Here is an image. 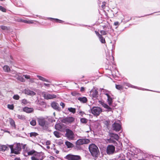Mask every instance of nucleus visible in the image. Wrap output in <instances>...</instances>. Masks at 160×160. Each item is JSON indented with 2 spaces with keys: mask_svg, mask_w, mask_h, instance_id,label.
Listing matches in <instances>:
<instances>
[{
  "mask_svg": "<svg viewBox=\"0 0 160 160\" xmlns=\"http://www.w3.org/2000/svg\"><path fill=\"white\" fill-rule=\"evenodd\" d=\"M89 149L92 156L95 158L98 157L100 152L99 150L96 145L94 144H90L89 146Z\"/></svg>",
  "mask_w": 160,
  "mask_h": 160,
  "instance_id": "f257e3e1",
  "label": "nucleus"
},
{
  "mask_svg": "<svg viewBox=\"0 0 160 160\" xmlns=\"http://www.w3.org/2000/svg\"><path fill=\"white\" fill-rule=\"evenodd\" d=\"M22 145L20 143H18L14 146L13 145H9V147L11 149V153L16 154L20 153V152L21 151L22 149Z\"/></svg>",
  "mask_w": 160,
  "mask_h": 160,
  "instance_id": "f03ea898",
  "label": "nucleus"
},
{
  "mask_svg": "<svg viewBox=\"0 0 160 160\" xmlns=\"http://www.w3.org/2000/svg\"><path fill=\"white\" fill-rule=\"evenodd\" d=\"M65 158L68 160H82L81 158L79 155H74L72 154L67 155Z\"/></svg>",
  "mask_w": 160,
  "mask_h": 160,
  "instance_id": "7ed1b4c3",
  "label": "nucleus"
},
{
  "mask_svg": "<svg viewBox=\"0 0 160 160\" xmlns=\"http://www.w3.org/2000/svg\"><path fill=\"white\" fill-rule=\"evenodd\" d=\"M91 111L93 115L98 116L102 112V110L99 107H93L91 109Z\"/></svg>",
  "mask_w": 160,
  "mask_h": 160,
  "instance_id": "20e7f679",
  "label": "nucleus"
},
{
  "mask_svg": "<svg viewBox=\"0 0 160 160\" xmlns=\"http://www.w3.org/2000/svg\"><path fill=\"white\" fill-rule=\"evenodd\" d=\"M66 137L69 140H73L75 138L73 132L69 129L66 130V133L65 134Z\"/></svg>",
  "mask_w": 160,
  "mask_h": 160,
  "instance_id": "39448f33",
  "label": "nucleus"
},
{
  "mask_svg": "<svg viewBox=\"0 0 160 160\" xmlns=\"http://www.w3.org/2000/svg\"><path fill=\"white\" fill-rule=\"evenodd\" d=\"M120 121L115 122L114 123L112 124V130L115 131L116 132H118L121 129V126L119 123Z\"/></svg>",
  "mask_w": 160,
  "mask_h": 160,
  "instance_id": "423d86ee",
  "label": "nucleus"
},
{
  "mask_svg": "<svg viewBox=\"0 0 160 160\" xmlns=\"http://www.w3.org/2000/svg\"><path fill=\"white\" fill-rule=\"evenodd\" d=\"M115 152V147L112 145H108L107 148L106 152L108 155L113 154Z\"/></svg>",
  "mask_w": 160,
  "mask_h": 160,
  "instance_id": "0eeeda50",
  "label": "nucleus"
},
{
  "mask_svg": "<svg viewBox=\"0 0 160 160\" xmlns=\"http://www.w3.org/2000/svg\"><path fill=\"white\" fill-rule=\"evenodd\" d=\"M90 141L88 139H80L78 140L76 142V144L77 145L76 147H78V145H82L84 144H88L90 143Z\"/></svg>",
  "mask_w": 160,
  "mask_h": 160,
  "instance_id": "6e6552de",
  "label": "nucleus"
},
{
  "mask_svg": "<svg viewBox=\"0 0 160 160\" xmlns=\"http://www.w3.org/2000/svg\"><path fill=\"white\" fill-rule=\"evenodd\" d=\"M75 120V118L72 117H68L64 118L63 119L62 122L65 123H71L73 122Z\"/></svg>",
  "mask_w": 160,
  "mask_h": 160,
  "instance_id": "1a4fd4ad",
  "label": "nucleus"
},
{
  "mask_svg": "<svg viewBox=\"0 0 160 160\" xmlns=\"http://www.w3.org/2000/svg\"><path fill=\"white\" fill-rule=\"evenodd\" d=\"M44 98L46 99H52L56 98L57 96L54 94H50L45 92L43 93Z\"/></svg>",
  "mask_w": 160,
  "mask_h": 160,
  "instance_id": "9d476101",
  "label": "nucleus"
},
{
  "mask_svg": "<svg viewBox=\"0 0 160 160\" xmlns=\"http://www.w3.org/2000/svg\"><path fill=\"white\" fill-rule=\"evenodd\" d=\"M98 92L96 89H92L90 92V96L92 98H96L98 97Z\"/></svg>",
  "mask_w": 160,
  "mask_h": 160,
  "instance_id": "9b49d317",
  "label": "nucleus"
},
{
  "mask_svg": "<svg viewBox=\"0 0 160 160\" xmlns=\"http://www.w3.org/2000/svg\"><path fill=\"white\" fill-rule=\"evenodd\" d=\"M51 106L54 109L56 110L60 111V110L61 108L59 107V104L55 102H52Z\"/></svg>",
  "mask_w": 160,
  "mask_h": 160,
  "instance_id": "f8f14e48",
  "label": "nucleus"
},
{
  "mask_svg": "<svg viewBox=\"0 0 160 160\" xmlns=\"http://www.w3.org/2000/svg\"><path fill=\"white\" fill-rule=\"evenodd\" d=\"M34 156L38 160H42L43 159V154L42 152L39 153L36 152Z\"/></svg>",
  "mask_w": 160,
  "mask_h": 160,
  "instance_id": "ddd939ff",
  "label": "nucleus"
},
{
  "mask_svg": "<svg viewBox=\"0 0 160 160\" xmlns=\"http://www.w3.org/2000/svg\"><path fill=\"white\" fill-rule=\"evenodd\" d=\"M99 102L103 107L106 108L108 111H110L111 110L112 108L107 104L101 101H99Z\"/></svg>",
  "mask_w": 160,
  "mask_h": 160,
  "instance_id": "4468645a",
  "label": "nucleus"
},
{
  "mask_svg": "<svg viewBox=\"0 0 160 160\" xmlns=\"http://www.w3.org/2000/svg\"><path fill=\"white\" fill-rule=\"evenodd\" d=\"M8 145H0V151L4 152L5 150H9Z\"/></svg>",
  "mask_w": 160,
  "mask_h": 160,
  "instance_id": "2eb2a0df",
  "label": "nucleus"
},
{
  "mask_svg": "<svg viewBox=\"0 0 160 160\" xmlns=\"http://www.w3.org/2000/svg\"><path fill=\"white\" fill-rule=\"evenodd\" d=\"M63 124H57L55 125V129L60 131H62L63 130Z\"/></svg>",
  "mask_w": 160,
  "mask_h": 160,
  "instance_id": "dca6fc26",
  "label": "nucleus"
},
{
  "mask_svg": "<svg viewBox=\"0 0 160 160\" xmlns=\"http://www.w3.org/2000/svg\"><path fill=\"white\" fill-rule=\"evenodd\" d=\"M24 92L25 94L30 96H34L36 94L35 92L28 89H25Z\"/></svg>",
  "mask_w": 160,
  "mask_h": 160,
  "instance_id": "f3484780",
  "label": "nucleus"
},
{
  "mask_svg": "<svg viewBox=\"0 0 160 160\" xmlns=\"http://www.w3.org/2000/svg\"><path fill=\"white\" fill-rule=\"evenodd\" d=\"M109 135L110 137L113 138L117 140H118L119 139V136L118 135L116 134L109 132Z\"/></svg>",
  "mask_w": 160,
  "mask_h": 160,
  "instance_id": "a211bd4d",
  "label": "nucleus"
},
{
  "mask_svg": "<svg viewBox=\"0 0 160 160\" xmlns=\"http://www.w3.org/2000/svg\"><path fill=\"white\" fill-rule=\"evenodd\" d=\"M38 123L40 125L44 126L45 124V121L44 118H40L38 120Z\"/></svg>",
  "mask_w": 160,
  "mask_h": 160,
  "instance_id": "6ab92c4d",
  "label": "nucleus"
},
{
  "mask_svg": "<svg viewBox=\"0 0 160 160\" xmlns=\"http://www.w3.org/2000/svg\"><path fill=\"white\" fill-rule=\"evenodd\" d=\"M23 111L27 113H31L33 111V109L32 108H29L28 107H25L23 109Z\"/></svg>",
  "mask_w": 160,
  "mask_h": 160,
  "instance_id": "aec40b11",
  "label": "nucleus"
},
{
  "mask_svg": "<svg viewBox=\"0 0 160 160\" xmlns=\"http://www.w3.org/2000/svg\"><path fill=\"white\" fill-rule=\"evenodd\" d=\"M78 100L79 101L81 102L85 103H86L88 100L87 99L86 97H78Z\"/></svg>",
  "mask_w": 160,
  "mask_h": 160,
  "instance_id": "412c9836",
  "label": "nucleus"
},
{
  "mask_svg": "<svg viewBox=\"0 0 160 160\" xmlns=\"http://www.w3.org/2000/svg\"><path fill=\"white\" fill-rule=\"evenodd\" d=\"M65 144L68 148H72L73 147V144L68 141L65 142Z\"/></svg>",
  "mask_w": 160,
  "mask_h": 160,
  "instance_id": "4be33fe9",
  "label": "nucleus"
},
{
  "mask_svg": "<svg viewBox=\"0 0 160 160\" xmlns=\"http://www.w3.org/2000/svg\"><path fill=\"white\" fill-rule=\"evenodd\" d=\"M9 122L11 126L14 128H15L16 125L14 121L12 118H9Z\"/></svg>",
  "mask_w": 160,
  "mask_h": 160,
  "instance_id": "5701e85b",
  "label": "nucleus"
},
{
  "mask_svg": "<svg viewBox=\"0 0 160 160\" xmlns=\"http://www.w3.org/2000/svg\"><path fill=\"white\" fill-rule=\"evenodd\" d=\"M23 75L19 76L17 78V79L21 82H25V80L23 78Z\"/></svg>",
  "mask_w": 160,
  "mask_h": 160,
  "instance_id": "b1692460",
  "label": "nucleus"
},
{
  "mask_svg": "<svg viewBox=\"0 0 160 160\" xmlns=\"http://www.w3.org/2000/svg\"><path fill=\"white\" fill-rule=\"evenodd\" d=\"M107 102H108V103L109 105H111L112 102V98L110 96L109 97H107Z\"/></svg>",
  "mask_w": 160,
  "mask_h": 160,
  "instance_id": "393cba45",
  "label": "nucleus"
},
{
  "mask_svg": "<svg viewBox=\"0 0 160 160\" xmlns=\"http://www.w3.org/2000/svg\"><path fill=\"white\" fill-rule=\"evenodd\" d=\"M106 59L110 61V62H111L113 63V62L114 60V58L112 55H110L109 57H108V56H107Z\"/></svg>",
  "mask_w": 160,
  "mask_h": 160,
  "instance_id": "a878e982",
  "label": "nucleus"
},
{
  "mask_svg": "<svg viewBox=\"0 0 160 160\" xmlns=\"http://www.w3.org/2000/svg\"><path fill=\"white\" fill-rule=\"evenodd\" d=\"M3 69L5 72H8L10 71V69L9 67L7 65L4 66L3 67Z\"/></svg>",
  "mask_w": 160,
  "mask_h": 160,
  "instance_id": "bb28decb",
  "label": "nucleus"
},
{
  "mask_svg": "<svg viewBox=\"0 0 160 160\" xmlns=\"http://www.w3.org/2000/svg\"><path fill=\"white\" fill-rule=\"evenodd\" d=\"M27 154L28 155H32L33 154H34H34L36 152L34 150H32L29 151H27Z\"/></svg>",
  "mask_w": 160,
  "mask_h": 160,
  "instance_id": "cd10ccee",
  "label": "nucleus"
},
{
  "mask_svg": "<svg viewBox=\"0 0 160 160\" xmlns=\"http://www.w3.org/2000/svg\"><path fill=\"white\" fill-rule=\"evenodd\" d=\"M54 135L57 137V138H60L61 137V134L60 132L58 131H54L53 132Z\"/></svg>",
  "mask_w": 160,
  "mask_h": 160,
  "instance_id": "c85d7f7f",
  "label": "nucleus"
},
{
  "mask_svg": "<svg viewBox=\"0 0 160 160\" xmlns=\"http://www.w3.org/2000/svg\"><path fill=\"white\" fill-rule=\"evenodd\" d=\"M68 110L73 113H75L76 112V109L75 108H68Z\"/></svg>",
  "mask_w": 160,
  "mask_h": 160,
  "instance_id": "c756f323",
  "label": "nucleus"
},
{
  "mask_svg": "<svg viewBox=\"0 0 160 160\" xmlns=\"http://www.w3.org/2000/svg\"><path fill=\"white\" fill-rule=\"evenodd\" d=\"M21 103L22 104H23L24 105H26L28 103H29L30 102L28 101L26 99H23L22 100Z\"/></svg>",
  "mask_w": 160,
  "mask_h": 160,
  "instance_id": "7c9ffc66",
  "label": "nucleus"
},
{
  "mask_svg": "<svg viewBox=\"0 0 160 160\" xmlns=\"http://www.w3.org/2000/svg\"><path fill=\"white\" fill-rule=\"evenodd\" d=\"M99 40L100 42L103 43H104L105 42V41L104 38L102 37V35L100 36V37H99Z\"/></svg>",
  "mask_w": 160,
  "mask_h": 160,
  "instance_id": "2f4dec72",
  "label": "nucleus"
},
{
  "mask_svg": "<svg viewBox=\"0 0 160 160\" xmlns=\"http://www.w3.org/2000/svg\"><path fill=\"white\" fill-rule=\"evenodd\" d=\"M30 136L31 137H35L38 135V134L35 132H32L29 133Z\"/></svg>",
  "mask_w": 160,
  "mask_h": 160,
  "instance_id": "473e14b6",
  "label": "nucleus"
},
{
  "mask_svg": "<svg viewBox=\"0 0 160 160\" xmlns=\"http://www.w3.org/2000/svg\"><path fill=\"white\" fill-rule=\"evenodd\" d=\"M103 92L105 95L107 96V97H109V92L106 90L103 89Z\"/></svg>",
  "mask_w": 160,
  "mask_h": 160,
  "instance_id": "72a5a7b5",
  "label": "nucleus"
},
{
  "mask_svg": "<svg viewBox=\"0 0 160 160\" xmlns=\"http://www.w3.org/2000/svg\"><path fill=\"white\" fill-rule=\"evenodd\" d=\"M30 124L31 125L34 126L36 125V122L35 120H32L30 122Z\"/></svg>",
  "mask_w": 160,
  "mask_h": 160,
  "instance_id": "f704fd0d",
  "label": "nucleus"
},
{
  "mask_svg": "<svg viewBox=\"0 0 160 160\" xmlns=\"http://www.w3.org/2000/svg\"><path fill=\"white\" fill-rule=\"evenodd\" d=\"M81 122L83 123H86L87 122V120L85 118H82L80 119Z\"/></svg>",
  "mask_w": 160,
  "mask_h": 160,
  "instance_id": "c9c22d12",
  "label": "nucleus"
},
{
  "mask_svg": "<svg viewBox=\"0 0 160 160\" xmlns=\"http://www.w3.org/2000/svg\"><path fill=\"white\" fill-rule=\"evenodd\" d=\"M116 88L118 90H121L123 89V87L121 85H116Z\"/></svg>",
  "mask_w": 160,
  "mask_h": 160,
  "instance_id": "e433bc0d",
  "label": "nucleus"
},
{
  "mask_svg": "<svg viewBox=\"0 0 160 160\" xmlns=\"http://www.w3.org/2000/svg\"><path fill=\"white\" fill-rule=\"evenodd\" d=\"M21 144L22 145V147L24 150L27 152V148L26 147V145L23 144Z\"/></svg>",
  "mask_w": 160,
  "mask_h": 160,
  "instance_id": "4c0bfd02",
  "label": "nucleus"
},
{
  "mask_svg": "<svg viewBox=\"0 0 160 160\" xmlns=\"http://www.w3.org/2000/svg\"><path fill=\"white\" fill-rule=\"evenodd\" d=\"M13 98L14 99L16 100H18L19 99V96L18 94L15 95L13 96Z\"/></svg>",
  "mask_w": 160,
  "mask_h": 160,
  "instance_id": "58836bf2",
  "label": "nucleus"
},
{
  "mask_svg": "<svg viewBox=\"0 0 160 160\" xmlns=\"http://www.w3.org/2000/svg\"><path fill=\"white\" fill-rule=\"evenodd\" d=\"M8 108L10 109L13 110L14 108V105L13 104H8Z\"/></svg>",
  "mask_w": 160,
  "mask_h": 160,
  "instance_id": "ea45409f",
  "label": "nucleus"
},
{
  "mask_svg": "<svg viewBox=\"0 0 160 160\" xmlns=\"http://www.w3.org/2000/svg\"><path fill=\"white\" fill-rule=\"evenodd\" d=\"M18 117L19 119H25V116L21 115H18Z\"/></svg>",
  "mask_w": 160,
  "mask_h": 160,
  "instance_id": "a19ab883",
  "label": "nucleus"
},
{
  "mask_svg": "<svg viewBox=\"0 0 160 160\" xmlns=\"http://www.w3.org/2000/svg\"><path fill=\"white\" fill-rule=\"evenodd\" d=\"M0 28L1 29H2L3 30H6L8 29L7 27L5 26L1 25L0 26Z\"/></svg>",
  "mask_w": 160,
  "mask_h": 160,
  "instance_id": "79ce46f5",
  "label": "nucleus"
},
{
  "mask_svg": "<svg viewBox=\"0 0 160 160\" xmlns=\"http://www.w3.org/2000/svg\"><path fill=\"white\" fill-rule=\"evenodd\" d=\"M100 32L102 34L101 35H106L107 34V33H106V31H104V30H101L100 31Z\"/></svg>",
  "mask_w": 160,
  "mask_h": 160,
  "instance_id": "37998d69",
  "label": "nucleus"
},
{
  "mask_svg": "<svg viewBox=\"0 0 160 160\" xmlns=\"http://www.w3.org/2000/svg\"><path fill=\"white\" fill-rule=\"evenodd\" d=\"M0 10L3 12H6V9L2 6H0Z\"/></svg>",
  "mask_w": 160,
  "mask_h": 160,
  "instance_id": "c03bdc74",
  "label": "nucleus"
},
{
  "mask_svg": "<svg viewBox=\"0 0 160 160\" xmlns=\"http://www.w3.org/2000/svg\"><path fill=\"white\" fill-rule=\"evenodd\" d=\"M108 142H109V143H114L115 141L112 140L111 138H110L109 139H108L107 140Z\"/></svg>",
  "mask_w": 160,
  "mask_h": 160,
  "instance_id": "a18cd8bd",
  "label": "nucleus"
},
{
  "mask_svg": "<svg viewBox=\"0 0 160 160\" xmlns=\"http://www.w3.org/2000/svg\"><path fill=\"white\" fill-rule=\"evenodd\" d=\"M23 76L27 79H30V76L27 75H23Z\"/></svg>",
  "mask_w": 160,
  "mask_h": 160,
  "instance_id": "49530a36",
  "label": "nucleus"
},
{
  "mask_svg": "<svg viewBox=\"0 0 160 160\" xmlns=\"http://www.w3.org/2000/svg\"><path fill=\"white\" fill-rule=\"evenodd\" d=\"M32 160H39L34 155L31 157Z\"/></svg>",
  "mask_w": 160,
  "mask_h": 160,
  "instance_id": "de8ad7c7",
  "label": "nucleus"
},
{
  "mask_svg": "<svg viewBox=\"0 0 160 160\" xmlns=\"http://www.w3.org/2000/svg\"><path fill=\"white\" fill-rule=\"evenodd\" d=\"M60 105L62 107V108H63L65 106V104L64 103L61 102L60 103Z\"/></svg>",
  "mask_w": 160,
  "mask_h": 160,
  "instance_id": "09e8293b",
  "label": "nucleus"
},
{
  "mask_svg": "<svg viewBox=\"0 0 160 160\" xmlns=\"http://www.w3.org/2000/svg\"><path fill=\"white\" fill-rule=\"evenodd\" d=\"M42 81H45L47 82H50L48 81L47 79H46V78H44L43 77V79H42Z\"/></svg>",
  "mask_w": 160,
  "mask_h": 160,
  "instance_id": "8fccbe9b",
  "label": "nucleus"
},
{
  "mask_svg": "<svg viewBox=\"0 0 160 160\" xmlns=\"http://www.w3.org/2000/svg\"><path fill=\"white\" fill-rule=\"evenodd\" d=\"M95 32L96 34L98 36V38L100 37V36L102 35H101L97 31H95Z\"/></svg>",
  "mask_w": 160,
  "mask_h": 160,
  "instance_id": "3c124183",
  "label": "nucleus"
},
{
  "mask_svg": "<svg viewBox=\"0 0 160 160\" xmlns=\"http://www.w3.org/2000/svg\"><path fill=\"white\" fill-rule=\"evenodd\" d=\"M55 19L56 21V22H58L62 23V21L61 20H59V19Z\"/></svg>",
  "mask_w": 160,
  "mask_h": 160,
  "instance_id": "603ef678",
  "label": "nucleus"
},
{
  "mask_svg": "<svg viewBox=\"0 0 160 160\" xmlns=\"http://www.w3.org/2000/svg\"><path fill=\"white\" fill-rule=\"evenodd\" d=\"M114 24L115 26H118L119 25V22H115Z\"/></svg>",
  "mask_w": 160,
  "mask_h": 160,
  "instance_id": "864d4df0",
  "label": "nucleus"
},
{
  "mask_svg": "<svg viewBox=\"0 0 160 160\" xmlns=\"http://www.w3.org/2000/svg\"><path fill=\"white\" fill-rule=\"evenodd\" d=\"M37 77H38L39 78V79L40 80H42V79H43V77L41 76H39V75H37Z\"/></svg>",
  "mask_w": 160,
  "mask_h": 160,
  "instance_id": "5fc2aeb1",
  "label": "nucleus"
},
{
  "mask_svg": "<svg viewBox=\"0 0 160 160\" xmlns=\"http://www.w3.org/2000/svg\"><path fill=\"white\" fill-rule=\"evenodd\" d=\"M84 90H85V89H84V88L82 87H81V89H80V90L81 91H84Z\"/></svg>",
  "mask_w": 160,
  "mask_h": 160,
  "instance_id": "6e6d98bb",
  "label": "nucleus"
},
{
  "mask_svg": "<svg viewBox=\"0 0 160 160\" xmlns=\"http://www.w3.org/2000/svg\"><path fill=\"white\" fill-rule=\"evenodd\" d=\"M44 85L48 87H49V85H50L49 84H47V83H44Z\"/></svg>",
  "mask_w": 160,
  "mask_h": 160,
  "instance_id": "4d7b16f0",
  "label": "nucleus"
},
{
  "mask_svg": "<svg viewBox=\"0 0 160 160\" xmlns=\"http://www.w3.org/2000/svg\"><path fill=\"white\" fill-rule=\"evenodd\" d=\"M14 160H21L20 158H16L14 159Z\"/></svg>",
  "mask_w": 160,
  "mask_h": 160,
  "instance_id": "13d9d810",
  "label": "nucleus"
},
{
  "mask_svg": "<svg viewBox=\"0 0 160 160\" xmlns=\"http://www.w3.org/2000/svg\"><path fill=\"white\" fill-rule=\"evenodd\" d=\"M129 86L131 87L132 88H136V87H135V86H133V85H130Z\"/></svg>",
  "mask_w": 160,
  "mask_h": 160,
  "instance_id": "bf43d9fd",
  "label": "nucleus"
},
{
  "mask_svg": "<svg viewBox=\"0 0 160 160\" xmlns=\"http://www.w3.org/2000/svg\"><path fill=\"white\" fill-rule=\"evenodd\" d=\"M46 143H47V144L48 145L50 144V142L48 141Z\"/></svg>",
  "mask_w": 160,
  "mask_h": 160,
  "instance_id": "052dcab7",
  "label": "nucleus"
},
{
  "mask_svg": "<svg viewBox=\"0 0 160 160\" xmlns=\"http://www.w3.org/2000/svg\"><path fill=\"white\" fill-rule=\"evenodd\" d=\"M28 23H32V21H29L28 22Z\"/></svg>",
  "mask_w": 160,
  "mask_h": 160,
  "instance_id": "680f3d73",
  "label": "nucleus"
},
{
  "mask_svg": "<svg viewBox=\"0 0 160 160\" xmlns=\"http://www.w3.org/2000/svg\"><path fill=\"white\" fill-rule=\"evenodd\" d=\"M59 152L58 150H56V153L57 154L58 153H59Z\"/></svg>",
  "mask_w": 160,
  "mask_h": 160,
  "instance_id": "e2e57ef3",
  "label": "nucleus"
},
{
  "mask_svg": "<svg viewBox=\"0 0 160 160\" xmlns=\"http://www.w3.org/2000/svg\"><path fill=\"white\" fill-rule=\"evenodd\" d=\"M72 94L73 96H75V93H72Z\"/></svg>",
  "mask_w": 160,
  "mask_h": 160,
  "instance_id": "0e129e2a",
  "label": "nucleus"
},
{
  "mask_svg": "<svg viewBox=\"0 0 160 160\" xmlns=\"http://www.w3.org/2000/svg\"><path fill=\"white\" fill-rule=\"evenodd\" d=\"M30 81L31 82H33V80H31Z\"/></svg>",
  "mask_w": 160,
  "mask_h": 160,
  "instance_id": "69168bd1",
  "label": "nucleus"
},
{
  "mask_svg": "<svg viewBox=\"0 0 160 160\" xmlns=\"http://www.w3.org/2000/svg\"><path fill=\"white\" fill-rule=\"evenodd\" d=\"M80 113H82V114H83V113H83V112H80Z\"/></svg>",
  "mask_w": 160,
  "mask_h": 160,
  "instance_id": "338daca9",
  "label": "nucleus"
},
{
  "mask_svg": "<svg viewBox=\"0 0 160 160\" xmlns=\"http://www.w3.org/2000/svg\"><path fill=\"white\" fill-rule=\"evenodd\" d=\"M128 160H132L131 159H129Z\"/></svg>",
  "mask_w": 160,
  "mask_h": 160,
  "instance_id": "774afa93",
  "label": "nucleus"
}]
</instances>
